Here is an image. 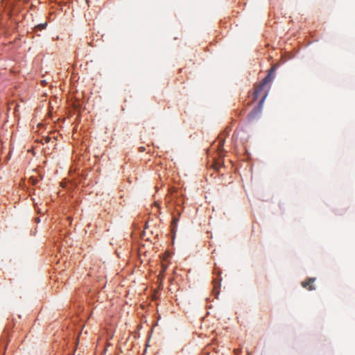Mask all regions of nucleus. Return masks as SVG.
Here are the masks:
<instances>
[{"label": "nucleus", "mask_w": 355, "mask_h": 355, "mask_svg": "<svg viewBox=\"0 0 355 355\" xmlns=\"http://www.w3.org/2000/svg\"><path fill=\"white\" fill-rule=\"evenodd\" d=\"M275 67H272L268 75L263 79L261 83L255 85L254 91L252 94V101H255L260 98L259 103H263L266 96H268L267 85L272 80V73H274Z\"/></svg>", "instance_id": "obj_1"}, {"label": "nucleus", "mask_w": 355, "mask_h": 355, "mask_svg": "<svg viewBox=\"0 0 355 355\" xmlns=\"http://www.w3.org/2000/svg\"><path fill=\"white\" fill-rule=\"evenodd\" d=\"M241 350L240 349H234V353L236 355H239L241 353Z\"/></svg>", "instance_id": "obj_6"}, {"label": "nucleus", "mask_w": 355, "mask_h": 355, "mask_svg": "<svg viewBox=\"0 0 355 355\" xmlns=\"http://www.w3.org/2000/svg\"><path fill=\"white\" fill-rule=\"evenodd\" d=\"M315 281V278H313V277L309 278L306 281L302 282L301 285L303 288H304L309 291H313L315 289V287L313 285Z\"/></svg>", "instance_id": "obj_3"}, {"label": "nucleus", "mask_w": 355, "mask_h": 355, "mask_svg": "<svg viewBox=\"0 0 355 355\" xmlns=\"http://www.w3.org/2000/svg\"><path fill=\"white\" fill-rule=\"evenodd\" d=\"M139 150H140V152H144L145 150V148L144 147H140L139 148Z\"/></svg>", "instance_id": "obj_7"}, {"label": "nucleus", "mask_w": 355, "mask_h": 355, "mask_svg": "<svg viewBox=\"0 0 355 355\" xmlns=\"http://www.w3.org/2000/svg\"><path fill=\"white\" fill-rule=\"evenodd\" d=\"M35 220L36 223H40V218H35Z\"/></svg>", "instance_id": "obj_8"}, {"label": "nucleus", "mask_w": 355, "mask_h": 355, "mask_svg": "<svg viewBox=\"0 0 355 355\" xmlns=\"http://www.w3.org/2000/svg\"><path fill=\"white\" fill-rule=\"evenodd\" d=\"M178 221V219L175 217H173V220L171 222V230L173 232H174L175 228L177 226Z\"/></svg>", "instance_id": "obj_5"}, {"label": "nucleus", "mask_w": 355, "mask_h": 355, "mask_svg": "<svg viewBox=\"0 0 355 355\" xmlns=\"http://www.w3.org/2000/svg\"><path fill=\"white\" fill-rule=\"evenodd\" d=\"M214 284V288H213V292L216 293V295H218L219 293L218 291V287H220V283L217 282L216 280L213 281Z\"/></svg>", "instance_id": "obj_4"}, {"label": "nucleus", "mask_w": 355, "mask_h": 355, "mask_svg": "<svg viewBox=\"0 0 355 355\" xmlns=\"http://www.w3.org/2000/svg\"><path fill=\"white\" fill-rule=\"evenodd\" d=\"M263 103H259L257 106L254 107L248 115L249 121H254L260 116Z\"/></svg>", "instance_id": "obj_2"}]
</instances>
